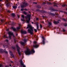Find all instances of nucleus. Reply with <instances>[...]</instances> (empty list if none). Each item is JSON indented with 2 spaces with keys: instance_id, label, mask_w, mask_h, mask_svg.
<instances>
[{
  "instance_id": "1",
  "label": "nucleus",
  "mask_w": 67,
  "mask_h": 67,
  "mask_svg": "<svg viewBox=\"0 0 67 67\" xmlns=\"http://www.w3.org/2000/svg\"><path fill=\"white\" fill-rule=\"evenodd\" d=\"M28 27L26 28V29H27L28 28H30V29H29L28 30V31L29 33L30 34H33V29H32V27L30 25L28 24L27 25Z\"/></svg>"
},
{
  "instance_id": "2",
  "label": "nucleus",
  "mask_w": 67,
  "mask_h": 67,
  "mask_svg": "<svg viewBox=\"0 0 67 67\" xmlns=\"http://www.w3.org/2000/svg\"><path fill=\"white\" fill-rule=\"evenodd\" d=\"M25 53L26 55H29L31 54L32 53H35V51L34 49H32L31 51L29 49H27V50L25 52Z\"/></svg>"
},
{
  "instance_id": "3",
  "label": "nucleus",
  "mask_w": 67,
  "mask_h": 67,
  "mask_svg": "<svg viewBox=\"0 0 67 67\" xmlns=\"http://www.w3.org/2000/svg\"><path fill=\"white\" fill-rule=\"evenodd\" d=\"M25 18L26 19H27L28 18L29 19V20H27L26 21L27 23H29L30 20H31V15L28 14L27 15V16H25Z\"/></svg>"
},
{
  "instance_id": "4",
  "label": "nucleus",
  "mask_w": 67,
  "mask_h": 67,
  "mask_svg": "<svg viewBox=\"0 0 67 67\" xmlns=\"http://www.w3.org/2000/svg\"><path fill=\"white\" fill-rule=\"evenodd\" d=\"M16 47H17V51L18 52V53L19 55H21V52L20 51V48L19 47L18 45H16Z\"/></svg>"
},
{
  "instance_id": "5",
  "label": "nucleus",
  "mask_w": 67,
  "mask_h": 67,
  "mask_svg": "<svg viewBox=\"0 0 67 67\" xmlns=\"http://www.w3.org/2000/svg\"><path fill=\"white\" fill-rule=\"evenodd\" d=\"M20 63L21 66H22L23 67H26L25 66V65H24V63H23L22 61L21 60L20 61Z\"/></svg>"
},
{
  "instance_id": "6",
  "label": "nucleus",
  "mask_w": 67,
  "mask_h": 67,
  "mask_svg": "<svg viewBox=\"0 0 67 67\" xmlns=\"http://www.w3.org/2000/svg\"><path fill=\"white\" fill-rule=\"evenodd\" d=\"M6 1L5 3H6V5L7 7H8L10 4V3H9V0H6Z\"/></svg>"
},
{
  "instance_id": "7",
  "label": "nucleus",
  "mask_w": 67,
  "mask_h": 67,
  "mask_svg": "<svg viewBox=\"0 0 67 67\" xmlns=\"http://www.w3.org/2000/svg\"><path fill=\"white\" fill-rule=\"evenodd\" d=\"M21 32L22 34H26L27 33L26 31H23V30H21Z\"/></svg>"
},
{
  "instance_id": "8",
  "label": "nucleus",
  "mask_w": 67,
  "mask_h": 67,
  "mask_svg": "<svg viewBox=\"0 0 67 67\" xmlns=\"http://www.w3.org/2000/svg\"><path fill=\"white\" fill-rule=\"evenodd\" d=\"M21 17L23 18L21 19V21H24V15H21Z\"/></svg>"
},
{
  "instance_id": "9",
  "label": "nucleus",
  "mask_w": 67,
  "mask_h": 67,
  "mask_svg": "<svg viewBox=\"0 0 67 67\" xmlns=\"http://www.w3.org/2000/svg\"><path fill=\"white\" fill-rule=\"evenodd\" d=\"M48 24L49 25V27H50L51 26H52V23L51 22H49L48 21Z\"/></svg>"
},
{
  "instance_id": "10",
  "label": "nucleus",
  "mask_w": 67,
  "mask_h": 67,
  "mask_svg": "<svg viewBox=\"0 0 67 67\" xmlns=\"http://www.w3.org/2000/svg\"><path fill=\"white\" fill-rule=\"evenodd\" d=\"M19 26L18 27H17V31H18L19 29H21V28L20 27H21V24H19Z\"/></svg>"
},
{
  "instance_id": "11",
  "label": "nucleus",
  "mask_w": 67,
  "mask_h": 67,
  "mask_svg": "<svg viewBox=\"0 0 67 67\" xmlns=\"http://www.w3.org/2000/svg\"><path fill=\"white\" fill-rule=\"evenodd\" d=\"M42 38L43 40L42 41V42L43 43V44L44 45V44H45V38H44V37H42Z\"/></svg>"
},
{
  "instance_id": "12",
  "label": "nucleus",
  "mask_w": 67,
  "mask_h": 67,
  "mask_svg": "<svg viewBox=\"0 0 67 67\" xmlns=\"http://www.w3.org/2000/svg\"><path fill=\"white\" fill-rule=\"evenodd\" d=\"M9 37L10 39H11V36H13V37H14V34H9Z\"/></svg>"
},
{
  "instance_id": "13",
  "label": "nucleus",
  "mask_w": 67,
  "mask_h": 67,
  "mask_svg": "<svg viewBox=\"0 0 67 67\" xmlns=\"http://www.w3.org/2000/svg\"><path fill=\"white\" fill-rule=\"evenodd\" d=\"M54 24H58V23H59V22L58 21H54Z\"/></svg>"
},
{
  "instance_id": "14",
  "label": "nucleus",
  "mask_w": 67,
  "mask_h": 67,
  "mask_svg": "<svg viewBox=\"0 0 67 67\" xmlns=\"http://www.w3.org/2000/svg\"><path fill=\"white\" fill-rule=\"evenodd\" d=\"M12 29L13 30V31H15V32H16V31H17V30H16V29L13 27H12Z\"/></svg>"
},
{
  "instance_id": "15",
  "label": "nucleus",
  "mask_w": 67,
  "mask_h": 67,
  "mask_svg": "<svg viewBox=\"0 0 67 67\" xmlns=\"http://www.w3.org/2000/svg\"><path fill=\"white\" fill-rule=\"evenodd\" d=\"M10 53H11L10 54L11 56L12 57H13V58H14V55H13V54L11 53H12V52L11 51H10Z\"/></svg>"
},
{
  "instance_id": "16",
  "label": "nucleus",
  "mask_w": 67,
  "mask_h": 67,
  "mask_svg": "<svg viewBox=\"0 0 67 67\" xmlns=\"http://www.w3.org/2000/svg\"><path fill=\"white\" fill-rule=\"evenodd\" d=\"M33 46L34 47H35L36 48H37L38 47V46L37 45H33Z\"/></svg>"
},
{
  "instance_id": "17",
  "label": "nucleus",
  "mask_w": 67,
  "mask_h": 67,
  "mask_svg": "<svg viewBox=\"0 0 67 67\" xmlns=\"http://www.w3.org/2000/svg\"><path fill=\"white\" fill-rule=\"evenodd\" d=\"M21 8H24L25 7V5H24V3L23 5H21Z\"/></svg>"
},
{
  "instance_id": "18",
  "label": "nucleus",
  "mask_w": 67,
  "mask_h": 67,
  "mask_svg": "<svg viewBox=\"0 0 67 67\" xmlns=\"http://www.w3.org/2000/svg\"><path fill=\"white\" fill-rule=\"evenodd\" d=\"M13 7L14 9H16L17 8V6H13Z\"/></svg>"
},
{
  "instance_id": "19",
  "label": "nucleus",
  "mask_w": 67,
  "mask_h": 67,
  "mask_svg": "<svg viewBox=\"0 0 67 67\" xmlns=\"http://www.w3.org/2000/svg\"><path fill=\"white\" fill-rule=\"evenodd\" d=\"M37 29L38 31L39 30V29H38L39 27H38V24H37Z\"/></svg>"
},
{
  "instance_id": "20",
  "label": "nucleus",
  "mask_w": 67,
  "mask_h": 67,
  "mask_svg": "<svg viewBox=\"0 0 67 67\" xmlns=\"http://www.w3.org/2000/svg\"><path fill=\"white\" fill-rule=\"evenodd\" d=\"M23 41H24V42H25V43L26 42V41H27V39H24Z\"/></svg>"
},
{
  "instance_id": "21",
  "label": "nucleus",
  "mask_w": 67,
  "mask_h": 67,
  "mask_svg": "<svg viewBox=\"0 0 67 67\" xmlns=\"http://www.w3.org/2000/svg\"><path fill=\"white\" fill-rule=\"evenodd\" d=\"M23 13L24 14H25V15H26V14H27V13L25 12H23Z\"/></svg>"
},
{
  "instance_id": "22",
  "label": "nucleus",
  "mask_w": 67,
  "mask_h": 67,
  "mask_svg": "<svg viewBox=\"0 0 67 67\" xmlns=\"http://www.w3.org/2000/svg\"><path fill=\"white\" fill-rule=\"evenodd\" d=\"M46 2H43V5H45L46 4Z\"/></svg>"
},
{
  "instance_id": "23",
  "label": "nucleus",
  "mask_w": 67,
  "mask_h": 67,
  "mask_svg": "<svg viewBox=\"0 0 67 67\" xmlns=\"http://www.w3.org/2000/svg\"><path fill=\"white\" fill-rule=\"evenodd\" d=\"M4 53H5L6 54H8V51H6L5 50H4Z\"/></svg>"
},
{
  "instance_id": "24",
  "label": "nucleus",
  "mask_w": 67,
  "mask_h": 67,
  "mask_svg": "<svg viewBox=\"0 0 67 67\" xmlns=\"http://www.w3.org/2000/svg\"><path fill=\"white\" fill-rule=\"evenodd\" d=\"M3 47H8V46H7V45H3Z\"/></svg>"
},
{
  "instance_id": "25",
  "label": "nucleus",
  "mask_w": 67,
  "mask_h": 67,
  "mask_svg": "<svg viewBox=\"0 0 67 67\" xmlns=\"http://www.w3.org/2000/svg\"><path fill=\"white\" fill-rule=\"evenodd\" d=\"M21 44L22 45H23V46H24V44H25V43L24 42H21Z\"/></svg>"
},
{
  "instance_id": "26",
  "label": "nucleus",
  "mask_w": 67,
  "mask_h": 67,
  "mask_svg": "<svg viewBox=\"0 0 67 67\" xmlns=\"http://www.w3.org/2000/svg\"><path fill=\"white\" fill-rule=\"evenodd\" d=\"M24 4L25 5V6H27V5H28V4H27V3H24Z\"/></svg>"
},
{
  "instance_id": "27",
  "label": "nucleus",
  "mask_w": 67,
  "mask_h": 67,
  "mask_svg": "<svg viewBox=\"0 0 67 67\" xmlns=\"http://www.w3.org/2000/svg\"><path fill=\"white\" fill-rule=\"evenodd\" d=\"M3 49H0V52H3Z\"/></svg>"
},
{
  "instance_id": "28",
  "label": "nucleus",
  "mask_w": 67,
  "mask_h": 67,
  "mask_svg": "<svg viewBox=\"0 0 67 67\" xmlns=\"http://www.w3.org/2000/svg\"><path fill=\"white\" fill-rule=\"evenodd\" d=\"M62 7H66V6H67V5H64V4H63L62 5Z\"/></svg>"
},
{
  "instance_id": "29",
  "label": "nucleus",
  "mask_w": 67,
  "mask_h": 67,
  "mask_svg": "<svg viewBox=\"0 0 67 67\" xmlns=\"http://www.w3.org/2000/svg\"><path fill=\"white\" fill-rule=\"evenodd\" d=\"M12 15L13 16H15V14L13 13L12 14Z\"/></svg>"
},
{
  "instance_id": "30",
  "label": "nucleus",
  "mask_w": 67,
  "mask_h": 67,
  "mask_svg": "<svg viewBox=\"0 0 67 67\" xmlns=\"http://www.w3.org/2000/svg\"><path fill=\"white\" fill-rule=\"evenodd\" d=\"M13 32H12L10 31H9L8 32V34H13Z\"/></svg>"
},
{
  "instance_id": "31",
  "label": "nucleus",
  "mask_w": 67,
  "mask_h": 67,
  "mask_svg": "<svg viewBox=\"0 0 67 67\" xmlns=\"http://www.w3.org/2000/svg\"><path fill=\"white\" fill-rule=\"evenodd\" d=\"M1 22H2V23H3V22H4V20H2V19L1 20Z\"/></svg>"
},
{
  "instance_id": "32",
  "label": "nucleus",
  "mask_w": 67,
  "mask_h": 67,
  "mask_svg": "<svg viewBox=\"0 0 67 67\" xmlns=\"http://www.w3.org/2000/svg\"><path fill=\"white\" fill-rule=\"evenodd\" d=\"M34 31H35V32H37V29H34Z\"/></svg>"
},
{
  "instance_id": "33",
  "label": "nucleus",
  "mask_w": 67,
  "mask_h": 67,
  "mask_svg": "<svg viewBox=\"0 0 67 67\" xmlns=\"http://www.w3.org/2000/svg\"><path fill=\"white\" fill-rule=\"evenodd\" d=\"M4 37H5L6 38H8V37H7V36L5 35H4Z\"/></svg>"
},
{
  "instance_id": "34",
  "label": "nucleus",
  "mask_w": 67,
  "mask_h": 67,
  "mask_svg": "<svg viewBox=\"0 0 67 67\" xmlns=\"http://www.w3.org/2000/svg\"><path fill=\"white\" fill-rule=\"evenodd\" d=\"M63 21H67V20H66V19H63Z\"/></svg>"
},
{
  "instance_id": "35",
  "label": "nucleus",
  "mask_w": 67,
  "mask_h": 67,
  "mask_svg": "<svg viewBox=\"0 0 67 67\" xmlns=\"http://www.w3.org/2000/svg\"><path fill=\"white\" fill-rule=\"evenodd\" d=\"M7 12H8L9 13H10V10H8L7 11Z\"/></svg>"
},
{
  "instance_id": "36",
  "label": "nucleus",
  "mask_w": 67,
  "mask_h": 67,
  "mask_svg": "<svg viewBox=\"0 0 67 67\" xmlns=\"http://www.w3.org/2000/svg\"><path fill=\"white\" fill-rule=\"evenodd\" d=\"M40 28H42V25L41 24H40Z\"/></svg>"
},
{
  "instance_id": "37",
  "label": "nucleus",
  "mask_w": 67,
  "mask_h": 67,
  "mask_svg": "<svg viewBox=\"0 0 67 67\" xmlns=\"http://www.w3.org/2000/svg\"><path fill=\"white\" fill-rule=\"evenodd\" d=\"M36 11H38V12H39V11H40V10L39 9H37L36 10Z\"/></svg>"
},
{
  "instance_id": "38",
  "label": "nucleus",
  "mask_w": 67,
  "mask_h": 67,
  "mask_svg": "<svg viewBox=\"0 0 67 67\" xmlns=\"http://www.w3.org/2000/svg\"><path fill=\"white\" fill-rule=\"evenodd\" d=\"M64 26H67V24H65L64 25Z\"/></svg>"
},
{
  "instance_id": "39",
  "label": "nucleus",
  "mask_w": 67,
  "mask_h": 67,
  "mask_svg": "<svg viewBox=\"0 0 67 67\" xmlns=\"http://www.w3.org/2000/svg\"><path fill=\"white\" fill-rule=\"evenodd\" d=\"M5 41L6 42H8L9 41V40L7 39H6V40H5Z\"/></svg>"
},
{
  "instance_id": "40",
  "label": "nucleus",
  "mask_w": 67,
  "mask_h": 67,
  "mask_svg": "<svg viewBox=\"0 0 67 67\" xmlns=\"http://www.w3.org/2000/svg\"><path fill=\"white\" fill-rule=\"evenodd\" d=\"M46 3L47 4H49V2H46Z\"/></svg>"
},
{
  "instance_id": "41",
  "label": "nucleus",
  "mask_w": 67,
  "mask_h": 67,
  "mask_svg": "<svg viewBox=\"0 0 67 67\" xmlns=\"http://www.w3.org/2000/svg\"><path fill=\"white\" fill-rule=\"evenodd\" d=\"M55 6H56V7H58L57 6V5H56V4H54V7H55Z\"/></svg>"
},
{
  "instance_id": "42",
  "label": "nucleus",
  "mask_w": 67,
  "mask_h": 67,
  "mask_svg": "<svg viewBox=\"0 0 67 67\" xmlns=\"http://www.w3.org/2000/svg\"><path fill=\"white\" fill-rule=\"evenodd\" d=\"M34 44H36V43H37V42L36 41H34Z\"/></svg>"
},
{
  "instance_id": "43",
  "label": "nucleus",
  "mask_w": 67,
  "mask_h": 67,
  "mask_svg": "<svg viewBox=\"0 0 67 67\" xmlns=\"http://www.w3.org/2000/svg\"><path fill=\"white\" fill-rule=\"evenodd\" d=\"M49 4H52L51 3L49 2Z\"/></svg>"
},
{
  "instance_id": "44",
  "label": "nucleus",
  "mask_w": 67,
  "mask_h": 67,
  "mask_svg": "<svg viewBox=\"0 0 67 67\" xmlns=\"http://www.w3.org/2000/svg\"><path fill=\"white\" fill-rule=\"evenodd\" d=\"M33 3L34 4H37V2H34Z\"/></svg>"
},
{
  "instance_id": "45",
  "label": "nucleus",
  "mask_w": 67,
  "mask_h": 67,
  "mask_svg": "<svg viewBox=\"0 0 67 67\" xmlns=\"http://www.w3.org/2000/svg\"><path fill=\"white\" fill-rule=\"evenodd\" d=\"M0 67H3V66L1 64L0 65Z\"/></svg>"
},
{
  "instance_id": "46",
  "label": "nucleus",
  "mask_w": 67,
  "mask_h": 67,
  "mask_svg": "<svg viewBox=\"0 0 67 67\" xmlns=\"http://www.w3.org/2000/svg\"><path fill=\"white\" fill-rule=\"evenodd\" d=\"M63 32H65V29H63Z\"/></svg>"
},
{
  "instance_id": "47",
  "label": "nucleus",
  "mask_w": 67,
  "mask_h": 67,
  "mask_svg": "<svg viewBox=\"0 0 67 67\" xmlns=\"http://www.w3.org/2000/svg\"><path fill=\"white\" fill-rule=\"evenodd\" d=\"M52 10H53V11H56L55 9H52Z\"/></svg>"
},
{
  "instance_id": "48",
  "label": "nucleus",
  "mask_w": 67,
  "mask_h": 67,
  "mask_svg": "<svg viewBox=\"0 0 67 67\" xmlns=\"http://www.w3.org/2000/svg\"><path fill=\"white\" fill-rule=\"evenodd\" d=\"M21 11H23V10H24V9H21Z\"/></svg>"
},
{
  "instance_id": "49",
  "label": "nucleus",
  "mask_w": 67,
  "mask_h": 67,
  "mask_svg": "<svg viewBox=\"0 0 67 67\" xmlns=\"http://www.w3.org/2000/svg\"><path fill=\"white\" fill-rule=\"evenodd\" d=\"M36 20H38V18H36Z\"/></svg>"
},
{
  "instance_id": "50",
  "label": "nucleus",
  "mask_w": 67,
  "mask_h": 67,
  "mask_svg": "<svg viewBox=\"0 0 67 67\" xmlns=\"http://www.w3.org/2000/svg\"><path fill=\"white\" fill-rule=\"evenodd\" d=\"M38 8H41V7L40 6H39L38 7Z\"/></svg>"
},
{
  "instance_id": "51",
  "label": "nucleus",
  "mask_w": 67,
  "mask_h": 67,
  "mask_svg": "<svg viewBox=\"0 0 67 67\" xmlns=\"http://www.w3.org/2000/svg\"><path fill=\"white\" fill-rule=\"evenodd\" d=\"M25 10L26 11H27V9H25Z\"/></svg>"
},
{
  "instance_id": "52",
  "label": "nucleus",
  "mask_w": 67,
  "mask_h": 67,
  "mask_svg": "<svg viewBox=\"0 0 67 67\" xmlns=\"http://www.w3.org/2000/svg\"><path fill=\"white\" fill-rule=\"evenodd\" d=\"M7 31H9V29H7L6 30Z\"/></svg>"
},
{
  "instance_id": "53",
  "label": "nucleus",
  "mask_w": 67,
  "mask_h": 67,
  "mask_svg": "<svg viewBox=\"0 0 67 67\" xmlns=\"http://www.w3.org/2000/svg\"><path fill=\"white\" fill-rule=\"evenodd\" d=\"M42 23H43V24H44V21H42Z\"/></svg>"
},
{
  "instance_id": "54",
  "label": "nucleus",
  "mask_w": 67,
  "mask_h": 67,
  "mask_svg": "<svg viewBox=\"0 0 67 67\" xmlns=\"http://www.w3.org/2000/svg\"><path fill=\"white\" fill-rule=\"evenodd\" d=\"M18 18H19V16H20V15H18Z\"/></svg>"
},
{
  "instance_id": "55",
  "label": "nucleus",
  "mask_w": 67,
  "mask_h": 67,
  "mask_svg": "<svg viewBox=\"0 0 67 67\" xmlns=\"http://www.w3.org/2000/svg\"><path fill=\"white\" fill-rule=\"evenodd\" d=\"M11 63H13V61H11Z\"/></svg>"
},
{
  "instance_id": "56",
  "label": "nucleus",
  "mask_w": 67,
  "mask_h": 67,
  "mask_svg": "<svg viewBox=\"0 0 67 67\" xmlns=\"http://www.w3.org/2000/svg\"><path fill=\"white\" fill-rule=\"evenodd\" d=\"M13 48V49H15V48L14 47H12Z\"/></svg>"
},
{
  "instance_id": "57",
  "label": "nucleus",
  "mask_w": 67,
  "mask_h": 67,
  "mask_svg": "<svg viewBox=\"0 0 67 67\" xmlns=\"http://www.w3.org/2000/svg\"><path fill=\"white\" fill-rule=\"evenodd\" d=\"M42 17H43V18H45V16H42Z\"/></svg>"
},
{
  "instance_id": "58",
  "label": "nucleus",
  "mask_w": 67,
  "mask_h": 67,
  "mask_svg": "<svg viewBox=\"0 0 67 67\" xmlns=\"http://www.w3.org/2000/svg\"><path fill=\"white\" fill-rule=\"evenodd\" d=\"M43 13H45V11H43Z\"/></svg>"
},
{
  "instance_id": "59",
  "label": "nucleus",
  "mask_w": 67,
  "mask_h": 67,
  "mask_svg": "<svg viewBox=\"0 0 67 67\" xmlns=\"http://www.w3.org/2000/svg\"><path fill=\"white\" fill-rule=\"evenodd\" d=\"M51 15H54V14H51Z\"/></svg>"
},
{
  "instance_id": "60",
  "label": "nucleus",
  "mask_w": 67,
  "mask_h": 67,
  "mask_svg": "<svg viewBox=\"0 0 67 67\" xmlns=\"http://www.w3.org/2000/svg\"><path fill=\"white\" fill-rule=\"evenodd\" d=\"M32 24H33V23H33V22H32Z\"/></svg>"
},
{
  "instance_id": "61",
  "label": "nucleus",
  "mask_w": 67,
  "mask_h": 67,
  "mask_svg": "<svg viewBox=\"0 0 67 67\" xmlns=\"http://www.w3.org/2000/svg\"><path fill=\"white\" fill-rule=\"evenodd\" d=\"M10 66H11H11H11V65H10Z\"/></svg>"
},
{
  "instance_id": "62",
  "label": "nucleus",
  "mask_w": 67,
  "mask_h": 67,
  "mask_svg": "<svg viewBox=\"0 0 67 67\" xmlns=\"http://www.w3.org/2000/svg\"><path fill=\"white\" fill-rule=\"evenodd\" d=\"M2 1V0H0V1Z\"/></svg>"
},
{
  "instance_id": "63",
  "label": "nucleus",
  "mask_w": 67,
  "mask_h": 67,
  "mask_svg": "<svg viewBox=\"0 0 67 67\" xmlns=\"http://www.w3.org/2000/svg\"><path fill=\"white\" fill-rule=\"evenodd\" d=\"M54 3V4H56V3Z\"/></svg>"
},
{
  "instance_id": "64",
  "label": "nucleus",
  "mask_w": 67,
  "mask_h": 67,
  "mask_svg": "<svg viewBox=\"0 0 67 67\" xmlns=\"http://www.w3.org/2000/svg\"><path fill=\"white\" fill-rule=\"evenodd\" d=\"M65 13L67 14V13L65 12Z\"/></svg>"
}]
</instances>
